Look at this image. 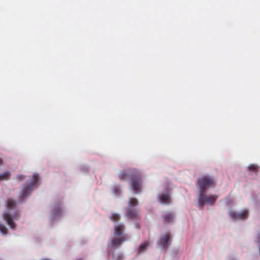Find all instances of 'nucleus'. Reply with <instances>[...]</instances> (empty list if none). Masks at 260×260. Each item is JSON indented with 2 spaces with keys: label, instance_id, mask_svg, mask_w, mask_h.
Listing matches in <instances>:
<instances>
[{
  "label": "nucleus",
  "instance_id": "1",
  "mask_svg": "<svg viewBox=\"0 0 260 260\" xmlns=\"http://www.w3.org/2000/svg\"><path fill=\"white\" fill-rule=\"evenodd\" d=\"M16 202L13 199H8L6 203L8 211L3 214V217L11 229H14L16 226L13 219H17L19 215V212L16 210Z\"/></svg>",
  "mask_w": 260,
  "mask_h": 260
},
{
  "label": "nucleus",
  "instance_id": "2",
  "mask_svg": "<svg viewBox=\"0 0 260 260\" xmlns=\"http://www.w3.org/2000/svg\"><path fill=\"white\" fill-rule=\"evenodd\" d=\"M119 178L121 180H124L128 178H130L133 190L136 193L140 191V187L142 181L141 174L138 170L133 169L129 172L123 171L119 173Z\"/></svg>",
  "mask_w": 260,
  "mask_h": 260
},
{
  "label": "nucleus",
  "instance_id": "3",
  "mask_svg": "<svg viewBox=\"0 0 260 260\" xmlns=\"http://www.w3.org/2000/svg\"><path fill=\"white\" fill-rule=\"evenodd\" d=\"M216 184L215 180L209 176H205L198 178L197 185L200 189V193H206V189L213 187Z\"/></svg>",
  "mask_w": 260,
  "mask_h": 260
},
{
  "label": "nucleus",
  "instance_id": "4",
  "mask_svg": "<svg viewBox=\"0 0 260 260\" xmlns=\"http://www.w3.org/2000/svg\"><path fill=\"white\" fill-rule=\"evenodd\" d=\"M217 198L218 197L215 195L207 196L205 193H200L198 195V205L202 208L205 204L212 205L215 203Z\"/></svg>",
  "mask_w": 260,
  "mask_h": 260
},
{
  "label": "nucleus",
  "instance_id": "5",
  "mask_svg": "<svg viewBox=\"0 0 260 260\" xmlns=\"http://www.w3.org/2000/svg\"><path fill=\"white\" fill-rule=\"evenodd\" d=\"M39 179V174H35L32 176V179L28 183L23 185V189L20 194V197L23 199L27 197L33 190V186L35 185Z\"/></svg>",
  "mask_w": 260,
  "mask_h": 260
},
{
  "label": "nucleus",
  "instance_id": "6",
  "mask_svg": "<svg viewBox=\"0 0 260 260\" xmlns=\"http://www.w3.org/2000/svg\"><path fill=\"white\" fill-rule=\"evenodd\" d=\"M229 214L234 220H243L246 219L248 217L249 214L247 210L244 209L241 212L239 213H236L234 211H231L229 213Z\"/></svg>",
  "mask_w": 260,
  "mask_h": 260
},
{
  "label": "nucleus",
  "instance_id": "7",
  "mask_svg": "<svg viewBox=\"0 0 260 260\" xmlns=\"http://www.w3.org/2000/svg\"><path fill=\"white\" fill-rule=\"evenodd\" d=\"M126 240H127V238L125 236H122L120 237L114 238L111 240V244L114 249H116L120 246L121 244Z\"/></svg>",
  "mask_w": 260,
  "mask_h": 260
},
{
  "label": "nucleus",
  "instance_id": "8",
  "mask_svg": "<svg viewBox=\"0 0 260 260\" xmlns=\"http://www.w3.org/2000/svg\"><path fill=\"white\" fill-rule=\"evenodd\" d=\"M126 216L132 219H137L139 218V211L136 209L128 207L127 208Z\"/></svg>",
  "mask_w": 260,
  "mask_h": 260
},
{
  "label": "nucleus",
  "instance_id": "9",
  "mask_svg": "<svg viewBox=\"0 0 260 260\" xmlns=\"http://www.w3.org/2000/svg\"><path fill=\"white\" fill-rule=\"evenodd\" d=\"M160 203L164 204H169L171 203L170 194L168 193L159 194L158 196Z\"/></svg>",
  "mask_w": 260,
  "mask_h": 260
},
{
  "label": "nucleus",
  "instance_id": "10",
  "mask_svg": "<svg viewBox=\"0 0 260 260\" xmlns=\"http://www.w3.org/2000/svg\"><path fill=\"white\" fill-rule=\"evenodd\" d=\"M125 230V226L123 224H118L114 226V234L115 236H122V233Z\"/></svg>",
  "mask_w": 260,
  "mask_h": 260
},
{
  "label": "nucleus",
  "instance_id": "11",
  "mask_svg": "<svg viewBox=\"0 0 260 260\" xmlns=\"http://www.w3.org/2000/svg\"><path fill=\"white\" fill-rule=\"evenodd\" d=\"M170 239V235L169 233H166L164 236H162L160 237V243L164 249L168 247L167 243Z\"/></svg>",
  "mask_w": 260,
  "mask_h": 260
},
{
  "label": "nucleus",
  "instance_id": "12",
  "mask_svg": "<svg viewBox=\"0 0 260 260\" xmlns=\"http://www.w3.org/2000/svg\"><path fill=\"white\" fill-rule=\"evenodd\" d=\"M174 215L172 213H166L162 215L164 222L165 223L172 222L174 219Z\"/></svg>",
  "mask_w": 260,
  "mask_h": 260
},
{
  "label": "nucleus",
  "instance_id": "13",
  "mask_svg": "<svg viewBox=\"0 0 260 260\" xmlns=\"http://www.w3.org/2000/svg\"><path fill=\"white\" fill-rule=\"evenodd\" d=\"M61 208L60 207V205L58 203L56 204L52 209V213L54 215H58L61 214Z\"/></svg>",
  "mask_w": 260,
  "mask_h": 260
},
{
  "label": "nucleus",
  "instance_id": "14",
  "mask_svg": "<svg viewBox=\"0 0 260 260\" xmlns=\"http://www.w3.org/2000/svg\"><path fill=\"white\" fill-rule=\"evenodd\" d=\"M138 204V201L136 198H131L128 201V205L130 208L135 207Z\"/></svg>",
  "mask_w": 260,
  "mask_h": 260
},
{
  "label": "nucleus",
  "instance_id": "15",
  "mask_svg": "<svg viewBox=\"0 0 260 260\" xmlns=\"http://www.w3.org/2000/svg\"><path fill=\"white\" fill-rule=\"evenodd\" d=\"M110 219L114 222H117L120 220V216L118 213H113L110 216Z\"/></svg>",
  "mask_w": 260,
  "mask_h": 260
},
{
  "label": "nucleus",
  "instance_id": "16",
  "mask_svg": "<svg viewBox=\"0 0 260 260\" xmlns=\"http://www.w3.org/2000/svg\"><path fill=\"white\" fill-rule=\"evenodd\" d=\"M148 246V243L147 242H145L143 244H141L139 247L138 253H141L145 251Z\"/></svg>",
  "mask_w": 260,
  "mask_h": 260
},
{
  "label": "nucleus",
  "instance_id": "17",
  "mask_svg": "<svg viewBox=\"0 0 260 260\" xmlns=\"http://www.w3.org/2000/svg\"><path fill=\"white\" fill-rule=\"evenodd\" d=\"M248 169L250 171L252 172H256L258 170V167L257 166L251 164L248 166Z\"/></svg>",
  "mask_w": 260,
  "mask_h": 260
},
{
  "label": "nucleus",
  "instance_id": "18",
  "mask_svg": "<svg viewBox=\"0 0 260 260\" xmlns=\"http://www.w3.org/2000/svg\"><path fill=\"white\" fill-rule=\"evenodd\" d=\"M10 175V173L8 172H5L2 174H0V180H4L5 179H8Z\"/></svg>",
  "mask_w": 260,
  "mask_h": 260
},
{
  "label": "nucleus",
  "instance_id": "19",
  "mask_svg": "<svg viewBox=\"0 0 260 260\" xmlns=\"http://www.w3.org/2000/svg\"><path fill=\"white\" fill-rule=\"evenodd\" d=\"M0 232L4 235L7 233V229L4 225L2 224H0Z\"/></svg>",
  "mask_w": 260,
  "mask_h": 260
},
{
  "label": "nucleus",
  "instance_id": "20",
  "mask_svg": "<svg viewBox=\"0 0 260 260\" xmlns=\"http://www.w3.org/2000/svg\"><path fill=\"white\" fill-rule=\"evenodd\" d=\"M113 192L116 196L119 195L120 193V189L119 186H115L113 188Z\"/></svg>",
  "mask_w": 260,
  "mask_h": 260
},
{
  "label": "nucleus",
  "instance_id": "21",
  "mask_svg": "<svg viewBox=\"0 0 260 260\" xmlns=\"http://www.w3.org/2000/svg\"><path fill=\"white\" fill-rule=\"evenodd\" d=\"M257 242L260 244V233L258 234Z\"/></svg>",
  "mask_w": 260,
  "mask_h": 260
},
{
  "label": "nucleus",
  "instance_id": "22",
  "mask_svg": "<svg viewBox=\"0 0 260 260\" xmlns=\"http://www.w3.org/2000/svg\"><path fill=\"white\" fill-rule=\"evenodd\" d=\"M2 164H3V160L1 158H0V166L2 165Z\"/></svg>",
  "mask_w": 260,
  "mask_h": 260
},
{
  "label": "nucleus",
  "instance_id": "23",
  "mask_svg": "<svg viewBox=\"0 0 260 260\" xmlns=\"http://www.w3.org/2000/svg\"><path fill=\"white\" fill-rule=\"evenodd\" d=\"M41 260H50V259H42Z\"/></svg>",
  "mask_w": 260,
  "mask_h": 260
},
{
  "label": "nucleus",
  "instance_id": "24",
  "mask_svg": "<svg viewBox=\"0 0 260 260\" xmlns=\"http://www.w3.org/2000/svg\"><path fill=\"white\" fill-rule=\"evenodd\" d=\"M78 260H82L81 259H78Z\"/></svg>",
  "mask_w": 260,
  "mask_h": 260
}]
</instances>
